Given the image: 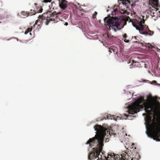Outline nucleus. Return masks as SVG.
I'll list each match as a JSON object with an SVG mask.
<instances>
[{"label": "nucleus", "mask_w": 160, "mask_h": 160, "mask_svg": "<svg viewBox=\"0 0 160 160\" xmlns=\"http://www.w3.org/2000/svg\"><path fill=\"white\" fill-rule=\"evenodd\" d=\"M160 98L152 97L151 95L147 97V99L143 103L141 100H138L129 106L128 108V113L133 114L139 112L140 110L144 108L146 112V122L149 126V129L147 134L148 136L157 142H160V118L154 117L152 120L151 115L155 113L157 108L160 107V103L158 101Z\"/></svg>", "instance_id": "obj_1"}, {"label": "nucleus", "mask_w": 160, "mask_h": 160, "mask_svg": "<svg viewBox=\"0 0 160 160\" xmlns=\"http://www.w3.org/2000/svg\"><path fill=\"white\" fill-rule=\"evenodd\" d=\"M95 131H96V135L94 137L90 138L87 142V144H89V146L92 147L96 145L97 148V158L96 160H102V155L100 154L102 152V147L103 146V138L105 135V131L104 128L100 125H96L94 127Z\"/></svg>", "instance_id": "obj_2"}, {"label": "nucleus", "mask_w": 160, "mask_h": 160, "mask_svg": "<svg viewBox=\"0 0 160 160\" xmlns=\"http://www.w3.org/2000/svg\"><path fill=\"white\" fill-rule=\"evenodd\" d=\"M118 1L119 3V5H114L111 13V15L112 16L111 17V27L115 32L123 28L124 26L127 23L126 21L125 20L120 19L118 18L120 13L119 9H121V4L122 3L126 7L128 3H129V0H118Z\"/></svg>", "instance_id": "obj_3"}, {"label": "nucleus", "mask_w": 160, "mask_h": 160, "mask_svg": "<svg viewBox=\"0 0 160 160\" xmlns=\"http://www.w3.org/2000/svg\"><path fill=\"white\" fill-rule=\"evenodd\" d=\"M144 18L143 16H141L137 18L132 19L129 18V22H132L133 26L139 31L140 33L152 35L153 32L149 29L148 26L144 24L145 21Z\"/></svg>", "instance_id": "obj_4"}, {"label": "nucleus", "mask_w": 160, "mask_h": 160, "mask_svg": "<svg viewBox=\"0 0 160 160\" xmlns=\"http://www.w3.org/2000/svg\"><path fill=\"white\" fill-rule=\"evenodd\" d=\"M59 13H57L56 12H51L48 11L43 14L39 15L38 19L36 21L35 24L33 27L35 25L39 26L42 25L43 21L45 20V23L46 25H48L51 21H52L53 23H56L60 21L58 17Z\"/></svg>", "instance_id": "obj_5"}, {"label": "nucleus", "mask_w": 160, "mask_h": 160, "mask_svg": "<svg viewBox=\"0 0 160 160\" xmlns=\"http://www.w3.org/2000/svg\"><path fill=\"white\" fill-rule=\"evenodd\" d=\"M120 158L118 154H115L114 153L111 152V160H138L136 157L131 158L126 152H124L121 155Z\"/></svg>", "instance_id": "obj_6"}, {"label": "nucleus", "mask_w": 160, "mask_h": 160, "mask_svg": "<svg viewBox=\"0 0 160 160\" xmlns=\"http://www.w3.org/2000/svg\"><path fill=\"white\" fill-rule=\"evenodd\" d=\"M149 3L151 5L153 8L155 9L152 10V11L151 12V15L153 17H157L159 16L160 17V12L158 11V9L157 8L159 6V1L158 0H148Z\"/></svg>", "instance_id": "obj_7"}, {"label": "nucleus", "mask_w": 160, "mask_h": 160, "mask_svg": "<svg viewBox=\"0 0 160 160\" xmlns=\"http://www.w3.org/2000/svg\"><path fill=\"white\" fill-rule=\"evenodd\" d=\"M97 147L95 148H94L92 149V151L90 153L88 156V158L90 160H96L97 157Z\"/></svg>", "instance_id": "obj_8"}, {"label": "nucleus", "mask_w": 160, "mask_h": 160, "mask_svg": "<svg viewBox=\"0 0 160 160\" xmlns=\"http://www.w3.org/2000/svg\"><path fill=\"white\" fill-rule=\"evenodd\" d=\"M67 2H68L65 0H61V2H59L60 7L63 10L65 9L67 7Z\"/></svg>", "instance_id": "obj_9"}, {"label": "nucleus", "mask_w": 160, "mask_h": 160, "mask_svg": "<svg viewBox=\"0 0 160 160\" xmlns=\"http://www.w3.org/2000/svg\"><path fill=\"white\" fill-rule=\"evenodd\" d=\"M104 24L106 26H108L110 29V15H108L107 17L104 19Z\"/></svg>", "instance_id": "obj_10"}, {"label": "nucleus", "mask_w": 160, "mask_h": 160, "mask_svg": "<svg viewBox=\"0 0 160 160\" xmlns=\"http://www.w3.org/2000/svg\"><path fill=\"white\" fill-rule=\"evenodd\" d=\"M34 4L36 6V9L35 10V12H36L37 13L42 12V7L41 6H37V5L38 4L36 3H35Z\"/></svg>", "instance_id": "obj_11"}, {"label": "nucleus", "mask_w": 160, "mask_h": 160, "mask_svg": "<svg viewBox=\"0 0 160 160\" xmlns=\"http://www.w3.org/2000/svg\"><path fill=\"white\" fill-rule=\"evenodd\" d=\"M132 65L134 66V67L141 68L142 67L141 65V63L140 62H135L134 60L132 61Z\"/></svg>", "instance_id": "obj_12"}, {"label": "nucleus", "mask_w": 160, "mask_h": 160, "mask_svg": "<svg viewBox=\"0 0 160 160\" xmlns=\"http://www.w3.org/2000/svg\"><path fill=\"white\" fill-rule=\"evenodd\" d=\"M118 133L117 134L115 131L113 130L111 126V137L112 136L113 137H118Z\"/></svg>", "instance_id": "obj_13"}, {"label": "nucleus", "mask_w": 160, "mask_h": 160, "mask_svg": "<svg viewBox=\"0 0 160 160\" xmlns=\"http://www.w3.org/2000/svg\"><path fill=\"white\" fill-rule=\"evenodd\" d=\"M110 117L111 119H113L115 121L121 119L119 117H118V116H116L115 115H111Z\"/></svg>", "instance_id": "obj_14"}, {"label": "nucleus", "mask_w": 160, "mask_h": 160, "mask_svg": "<svg viewBox=\"0 0 160 160\" xmlns=\"http://www.w3.org/2000/svg\"><path fill=\"white\" fill-rule=\"evenodd\" d=\"M32 27L31 28H28L26 31L25 32V34H28V33L29 32V34H30V35L32 36V33L31 32H30L32 31V27Z\"/></svg>", "instance_id": "obj_15"}, {"label": "nucleus", "mask_w": 160, "mask_h": 160, "mask_svg": "<svg viewBox=\"0 0 160 160\" xmlns=\"http://www.w3.org/2000/svg\"><path fill=\"white\" fill-rule=\"evenodd\" d=\"M108 43L107 42H104L103 44L108 49V52H110V45L109 43V42L108 41Z\"/></svg>", "instance_id": "obj_16"}, {"label": "nucleus", "mask_w": 160, "mask_h": 160, "mask_svg": "<svg viewBox=\"0 0 160 160\" xmlns=\"http://www.w3.org/2000/svg\"><path fill=\"white\" fill-rule=\"evenodd\" d=\"M21 14L22 17H28V12L24 11H22Z\"/></svg>", "instance_id": "obj_17"}, {"label": "nucleus", "mask_w": 160, "mask_h": 160, "mask_svg": "<svg viewBox=\"0 0 160 160\" xmlns=\"http://www.w3.org/2000/svg\"><path fill=\"white\" fill-rule=\"evenodd\" d=\"M36 13H37L35 12V10L31 9L30 10V12H28V16H32L33 15L35 14Z\"/></svg>", "instance_id": "obj_18"}, {"label": "nucleus", "mask_w": 160, "mask_h": 160, "mask_svg": "<svg viewBox=\"0 0 160 160\" xmlns=\"http://www.w3.org/2000/svg\"><path fill=\"white\" fill-rule=\"evenodd\" d=\"M97 12L96 11L92 15V18L93 19L96 18V16L97 15Z\"/></svg>", "instance_id": "obj_19"}, {"label": "nucleus", "mask_w": 160, "mask_h": 160, "mask_svg": "<svg viewBox=\"0 0 160 160\" xmlns=\"http://www.w3.org/2000/svg\"><path fill=\"white\" fill-rule=\"evenodd\" d=\"M52 0H44L43 1V2L47 3L48 2H51Z\"/></svg>", "instance_id": "obj_20"}, {"label": "nucleus", "mask_w": 160, "mask_h": 160, "mask_svg": "<svg viewBox=\"0 0 160 160\" xmlns=\"http://www.w3.org/2000/svg\"><path fill=\"white\" fill-rule=\"evenodd\" d=\"M121 9L123 12H121V13H123L124 14L125 13H126L127 11L126 10H124V9H123L122 8Z\"/></svg>", "instance_id": "obj_21"}, {"label": "nucleus", "mask_w": 160, "mask_h": 160, "mask_svg": "<svg viewBox=\"0 0 160 160\" xmlns=\"http://www.w3.org/2000/svg\"><path fill=\"white\" fill-rule=\"evenodd\" d=\"M151 46V45L150 44H148L146 45V47H148V48H150Z\"/></svg>", "instance_id": "obj_22"}, {"label": "nucleus", "mask_w": 160, "mask_h": 160, "mask_svg": "<svg viewBox=\"0 0 160 160\" xmlns=\"http://www.w3.org/2000/svg\"><path fill=\"white\" fill-rule=\"evenodd\" d=\"M127 37V35L126 34H125L124 35V36H123V37L124 38H126Z\"/></svg>", "instance_id": "obj_23"}, {"label": "nucleus", "mask_w": 160, "mask_h": 160, "mask_svg": "<svg viewBox=\"0 0 160 160\" xmlns=\"http://www.w3.org/2000/svg\"><path fill=\"white\" fill-rule=\"evenodd\" d=\"M152 83L153 84H156L157 83V82L155 81H153L152 82Z\"/></svg>", "instance_id": "obj_24"}, {"label": "nucleus", "mask_w": 160, "mask_h": 160, "mask_svg": "<svg viewBox=\"0 0 160 160\" xmlns=\"http://www.w3.org/2000/svg\"><path fill=\"white\" fill-rule=\"evenodd\" d=\"M125 39H124V41L125 42H128L129 41V40H127L126 38H125Z\"/></svg>", "instance_id": "obj_25"}, {"label": "nucleus", "mask_w": 160, "mask_h": 160, "mask_svg": "<svg viewBox=\"0 0 160 160\" xmlns=\"http://www.w3.org/2000/svg\"><path fill=\"white\" fill-rule=\"evenodd\" d=\"M133 42L135 43H138L139 42L137 41H133Z\"/></svg>", "instance_id": "obj_26"}, {"label": "nucleus", "mask_w": 160, "mask_h": 160, "mask_svg": "<svg viewBox=\"0 0 160 160\" xmlns=\"http://www.w3.org/2000/svg\"><path fill=\"white\" fill-rule=\"evenodd\" d=\"M106 116L107 117L106 118V117H104V119H106L107 118L108 119H109V118H108V117H109L107 115Z\"/></svg>", "instance_id": "obj_27"}, {"label": "nucleus", "mask_w": 160, "mask_h": 160, "mask_svg": "<svg viewBox=\"0 0 160 160\" xmlns=\"http://www.w3.org/2000/svg\"><path fill=\"white\" fill-rule=\"evenodd\" d=\"M137 39V38H136V37H134L133 38L132 37V39Z\"/></svg>", "instance_id": "obj_28"}, {"label": "nucleus", "mask_w": 160, "mask_h": 160, "mask_svg": "<svg viewBox=\"0 0 160 160\" xmlns=\"http://www.w3.org/2000/svg\"><path fill=\"white\" fill-rule=\"evenodd\" d=\"M108 134L109 135H110V131H109V130L108 131H107V132L108 133Z\"/></svg>", "instance_id": "obj_29"}, {"label": "nucleus", "mask_w": 160, "mask_h": 160, "mask_svg": "<svg viewBox=\"0 0 160 160\" xmlns=\"http://www.w3.org/2000/svg\"><path fill=\"white\" fill-rule=\"evenodd\" d=\"M65 25L66 26H67L68 25V22H66L65 24Z\"/></svg>", "instance_id": "obj_30"}, {"label": "nucleus", "mask_w": 160, "mask_h": 160, "mask_svg": "<svg viewBox=\"0 0 160 160\" xmlns=\"http://www.w3.org/2000/svg\"><path fill=\"white\" fill-rule=\"evenodd\" d=\"M113 37H114V38H115V37H114L113 36H112V38H111H111H110L111 40V39H112V38H113Z\"/></svg>", "instance_id": "obj_31"}, {"label": "nucleus", "mask_w": 160, "mask_h": 160, "mask_svg": "<svg viewBox=\"0 0 160 160\" xmlns=\"http://www.w3.org/2000/svg\"><path fill=\"white\" fill-rule=\"evenodd\" d=\"M143 115H146V114L145 113H143Z\"/></svg>", "instance_id": "obj_32"}, {"label": "nucleus", "mask_w": 160, "mask_h": 160, "mask_svg": "<svg viewBox=\"0 0 160 160\" xmlns=\"http://www.w3.org/2000/svg\"><path fill=\"white\" fill-rule=\"evenodd\" d=\"M110 50H111H111H112V49L111 48Z\"/></svg>", "instance_id": "obj_33"}, {"label": "nucleus", "mask_w": 160, "mask_h": 160, "mask_svg": "<svg viewBox=\"0 0 160 160\" xmlns=\"http://www.w3.org/2000/svg\"><path fill=\"white\" fill-rule=\"evenodd\" d=\"M108 38H109V36H108Z\"/></svg>", "instance_id": "obj_34"}, {"label": "nucleus", "mask_w": 160, "mask_h": 160, "mask_svg": "<svg viewBox=\"0 0 160 160\" xmlns=\"http://www.w3.org/2000/svg\"><path fill=\"white\" fill-rule=\"evenodd\" d=\"M128 116H127V118H128Z\"/></svg>", "instance_id": "obj_35"}, {"label": "nucleus", "mask_w": 160, "mask_h": 160, "mask_svg": "<svg viewBox=\"0 0 160 160\" xmlns=\"http://www.w3.org/2000/svg\"><path fill=\"white\" fill-rule=\"evenodd\" d=\"M107 12L108 11V10H107Z\"/></svg>", "instance_id": "obj_36"}]
</instances>
